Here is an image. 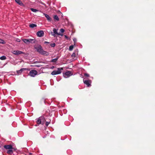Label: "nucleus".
Wrapping results in <instances>:
<instances>
[{
	"label": "nucleus",
	"mask_w": 155,
	"mask_h": 155,
	"mask_svg": "<svg viewBox=\"0 0 155 155\" xmlns=\"http://www.w3.org/2000/svg\"><path fill=\"white\" fill-rule=\"evenodd\" d=\"M36 49L37 50V51L39 52L41 54L45 55H47L48 54V52L43 50V49H42V47L41 45H39L38 47H36Z\"/></svg>",
	"instance_id": "f257e3e1"
},
{
	"label": "nucleus",
	"mask_w": 155,
	"mask_h": 155,
	"mask_svg": "<svg viewBox=\"0 0 155 155\" xmlns=\"http://www.w3.org/2000/svg\"><path fill=\"white\" fill-rule=\"evenodd\" d=\"M22 40L24 43L26 44H29L30 43H35L36 41L35 39L31 38L28 39H23Z\"/></svg>",
	"instance_id": "f03ea898"
},
{
	"label": "nucleus",
	"mask_w": 155,
	"mask_h": 155,
	"mask_svg": "<svg viewBox=\"0 0 155 155\" xmlns=\"http://www.w3.org/2000/svg\"><path fill=\"white\" fill-rule=\"evenodd\" d=\"M63 70V68H58V70L57 71H53L51 73V74L52 75H55L56 74H59L61 73V70Z\"/></svg>",
	"instance_id": "7ed1b4c3"
},
{
	"label": "nucleus",
	"mask_w": 155,
	"mask_h": 155,
	"mask_svg": "<svg viewBox=\"0 0 155 155\" xmlns=\"http://www.w3.org/2000/svg\"><path fill=\"white\" fill-rule=\"evenodd\" d=\"M72 74L71 71H68L63 74V76L65 78H67L72 75Z\"/></svg>",
	"instance_id": "20e7f679"
},
{
	"label": "nucleus",
	"mask_w": 155,
	"mask_h": 155,
	"mask_svg": "<svg viewBox=\"0 0 155 155\" xmlns=\"http://www.w3.org/2000/svg\"><path fill=\"white\" fill-rule=\"evenodd\" d=\"M85 78L83 79V82L84 84L87 85V87H89L91 86V80H84Z\"/></svg>",
	"instance_id": "39448f33"
},
{
	"label": "nucleus",
	"mask_w": 155,
	"mask_h": 155,
	"mask_svg": "<svg viewBox=\"0 0 155 155\" xmlns=\"http://www.w3.org/2000/svg\"><path fill=\"white\" fill-rule=\"evenodd\" d=\"M37 74V71L35 70H31L30 71L29 74L32 77H34Z\"/></svg>",
	"instance_id": "423d86ee"
},
{
	"label": "nucleus",
	"mask_w": 155,
	"mask_h": 155,
	"mask_svg": "<svg viewBox=\"0 0 155 155\" xmlns=\"http://www.w3.org/2000/svg\"><path fill=\"white\" fill-rule=\"evenodd\" d=\"M44 33L42 30H40L38 31L37 33V35L38 37H42L44 36Z\"/></svg>",
	"instance_id": "0eeeda50"
},
{
	"label": "nucleus",
	"mask_w": 155,
	"mask_h": 155,
	"mask_svg": "<svg viewBox=\"0 0 155 155\" xmlns=\"http://www.w3.org/2000/svg\"><path fill=\"white\" fill-rule=\"evenodd\" d=\"M14 54L18 55L21 54H24V53L21 51L14 50L12 52Z\"/></svg>",
	"instance_id": "6e6552de"
},
{
	"label": "nucleus",
	"mask_w": 155,
	"mask_h": 155,
	"mask_svg": "<svg viewBox=\"0 0 155 155\" xmlns=\"http://www.w3.org/2000/svg\"><path fill=\"white\" fill-rule=\"evenodd\" d=\"M58 29H56L54 28L53 29V32H51V34L52 35L54 36V37L56 36L55 35H58V33L57 32V31Z\"/></svg>",
	"instance_id": "1a4fd4ad"
},
{
	"label": "nucleus",
	"mask_w": 155,
	"mask_h": 155,
	"mask_svg": "<svg viewBox=\"0 0 155 155\" xmlns=\"http://www.w3.org/2000/svg\"><path fill=\"white\" fill-rule=\"evenodd\" d=\"M4 148L6 149H13V147L12 145H5L4 146Z\"/></svg>",
	"instance_id": "9d476101"
},
{
	"label": "nucleus",
	"mask_w": 155,
	"mask_h": 155,
	"mask_svg": "<svg viewBox=\"0 0 155 155\" xmlns=\"http://www.w3.org/2000/svg\"><path fill=\"white\" fill-rule=\"evenodd\" d=\"M44 15L48 21L50 22L51 21L52 19L48 15L45 13L44 14Z\"/></svg>",
	"instance_id": "9b49d317"
},
{
	"label": "nucleus",
	"mask_w": 155,
	"mask_h": 155,
	"mask_svg": "<svg viewBox=\"0 0 155 155\" xmlns=\"http://www.w3.org/2000/svg\"><path fill=\"white\" fill-rule=\"evenodd\" d=\"M64 31V30L63 28L60 29L59 33H58V35L62 36L63 35V33Z\"/></svg>",
	"instance_id": "f8f14e48"
},
{
	"label": "nucleus",
	"mask_w": 155,
	"mask_h": 155,
	"mask_svg": "<svg viewBox=\"0 0 155 155\" xmlns=\"http://www.w3.org/2000/svg\"><path fill=\"white\" fill-rule=\"evenodd\" d=\"M27 70L26 68H21L20 70L17 71V73L18 74H21L23 71H24V70Z\"/></svg>",
	"instance_id": "ddd939ff"
},
{
	"label": "nucleus",
	"mask_w": 155,
	"mask_h": 155,
	"mask_svg": "<svg viewBox=\"0 0 155 155\" xmlns=\"http://www.w3.org/2000/svg\"><path fill=\"white\" fill-rule=\"evenodd\" d=\"M41 117H40L38 118V119L37 120V124H38V125L40 124H42V123H41Z\"/></svg>",
	"instance_id": "4468645a"
},
{
	"label": "nucleus",
	"mask_w": 155,
	"mask_h": 155,
	"mask_svg": "<svg viewBox=\"0 0 155 155\" xmlns=\"http://www.w3.org/2000/svg\"><path fill=\"white\" fill-rule=\"evenodd\" d=\"M15 2L21 6H23V4L20 0H15Z\"/></svg>",
	"instance_id": "2eb2a0df"
},
{
	"label": "nucleus",
	"mask_w": 155,
	"mask_h": 155,
	"mask_svg": "<svg viewBox=\"0 0 155 155\" xmlns=\"http://www.w3.org/2000/svg\"><path fill=\"white\" fill-rule=\"evenodd\" d=\"M41 121L42 123V125H43L45 121H46V120L44 117L42 116L41 117Z\"/></svg>",
	"instance_id": "dca6fc26"
},
{
	"label": "nucleus",
	"mask_w": 155,
	"mask_h": 155,
	"mask_svg": "<svg viewBox=\"0 0 155 155\" xmlns=\"http://www.w3.org/2000/svg\"><path fill=\"white\" fill-rule=\"evenodd\" d=\"M29 26L31 28H34L35 27H37V25L34 24H30Z\"/></svg>",
	"instance_id": "f3484780"
},
{
	"label": "nucleus",
	"mask_w": 155,
	"mask_h": 155,
	"mask_svg": "<svg viewBox=\"0 0 155 155\" xmlns=\"http://www.w3.org/2000/svg\"><path fill=\"white\" fill-rule=\"evenodd\" d=\"M12 149H10L8 150L7 152V153L8 154H12L13 153V151L12 150Z\"/></svg>",
	"instance_id": "a211bd4d"
},
{
	"label": "nucleus",
	"mask_w": 155,
	"mask_h": 155,
	"mask_svg": "<svg viewBox=\"0 0 155 155\" xmlns=\"http://www.w3.org/2000/svg\"><path fill=\"white\" fill-rule=\"evenodd\" d=\"M54 18L55 20L57 21H58L59 20V18L57 15H54Z\"/></svg>",
	"instance_id": "6ab92c4d"
},
{
	"label": "nucleus",
	"mask_w": 155,
	"mask_h": 155,
	"mask_svg": "<svg viewBox=\"0 0 155 155\" xmlns=\"http://www.w3.org/2000/svg\"><path fill=\"white\" fill-rule=\"evenodd\" d=\"M6 57L5 56H2L0 57V59L2 60L6 59Z\"/></svg>",
	"instance_id": "aec40b11"
},
{
	"label": "nucleus",
	"mask_w": 155,
	"mask_h": 155,
	"mask_svg": "<svg viewBox=\"0 0 155 155\" xmlns=\"http://www.w3.org/2000/svg\"><path fill=\"white\" fill-rule=\"evenodd\" d=\"M58 57H57L55 59H52L51 61L52 62H55L58 60Z\"/></svg>",
	"instance_id": "412c9836"
},
{
	"label": "nucleus",
	"mask_w": 155,
	"mask_h": 155,
	"mask_svg": "<svg viewBox=\"0 0 155 155\" xmlns=\"http://www.w3.org/2000/svg\"><path fill=\"white\" fill-rule=\"evenodd\" d=\"M74 48V46L73 45H71L70 46L69 48V50L70 51H71Z\"/></svg>",
	"instance_id": "4be33fe9"
},
{
	"label": "nucleus",
	"mask_w": 155,
	"mask_h": 155,
	"mask_svg": "<svg viewBox=\"0 0 155 155\" xmlns=\"http://www.w3.org/2000/svg\"><path fill=\"white\" fill-rule=\"evenodd\" d=\"M0 43L4 44L5 43V42L3 40L0 39Z\"/></svg>",
	"instance_id": "5701e85b"
},
{
	"label": "nucleus",
	"mask_w": 155,
	"mask_h": 155,
	"mask_svg": "<svg viewBox=\"0 0 155 155\" xmlns=\"http://www.w3.org/2000/svg\"><path fill=\"white\" fill-rule=\"evenodd\" d=\"M51 120H50L49 121H46V123H45V125L47 127H48V124L50 123Z\"/></svg>",
	"instance_id": "b1692460"
},
{
	"label": "nucleus",
	"mask_w": 155,
	"mask_h": 155,
	"mask_svg": "<svg viewBox=\"0 0 155 155\" xmlns=\"http://www.w3.org/2000/svg\"><path fill=\"white\" fill-rule=\"evenodd\" d=\"M31 11H32V12H36L38 11V10H36V9H35L33 8H31Z\"/></svg>",
	"instance_id": "393cba45"
},
{
	"label": "nucleus",
	"mask_w": 155,
	"mask_h": 155,
	"mask_svg": "<svg viewBox=\"0 0 155 155\" xmlns=\"http://www.w3.org/2000/svg\"><path fill=\"white\" fill-rule=\"evenodd\" d=\"M55 45V44L54 43H52L51 44V45H50V46L52 47H54Z\"/></svg>",
	"instance_id": "a878e982"
},
{
	"label": "nucleus",
	"mask_w": 155,
	"mask_h": 155,
	"mask_svg": "<svg viewBox=\"0 0 155 155\" xmlns=\"http://www.w3.org/2000/svg\"><path fill=\"white\" fill-rule=\"evenodd\" d=\"M84 75L85 76H86L87 77H89L90 76L87 73H85L84 74Z\"/></svg>",
	"instance_id": "bb28decb"
},
{
	"label": "nucleus",
	"mask_w": 155,
	"mask_h": 155,
	"mask_svg": "<svg viewBox=\"0 0 155 155\" xmlns=\"http://www.w3.org/2000/svg\"><path fill=\"white\" fill-rule=\"evenodd\" d=\"M72 57H75L76 56V54L75 53H73L71 55Z\"/></svg>",
	"instance_id": "cd10ccee"
},
{
	"label": "nucleus",
	"mask_w": 155,
	"mask_h": 155,
	"mask_svg": "<svg viewBox=\"0 0 155 155\" xmlns=\"http://www.w3.org/2000/svg\"><path fill=\"white\" fill-rule=\"evenodd\" d=\"M16 41L18 42H20V40L19 38H17L16 39Z\"/></svg>",
	"instance_id": "c85d7f7f"
},
{
	"label": "nucleus",
	"mask_w": 155,
	"mask_h": 155,
	"mask_svg": "<svg viewBox=\"0 0 155 155\" xmlns=\"http://www.w3.org/2000/svg\"><path fill=\"white\" fill-rule=\"evenodd\" d=\"M64 36L67 39H68V37L66 35H64Z\"/></svg>",
	"instance_id": "c756f323"
},
{
	"label": "nucleus",
	"mask_w": 155,
	"mask_h": 155,
	"mask_svg": "<svg viewBox=\"0 0 155 155\" xmlns=\"http://www.w3.org/2000/svg\"><path fill=\"white\" fill-rule=\"evenodd\" d=\"M49 43V42H48V41H45V42H44V43L45 44H48V43Z\"/></svg>",
	"instance_id": "7c9ffc66"
},
{
	"label": "nucleus",
	"mask_w": 155,
	"mask_h": 155,
	"mask_svg": "<svg viewBox=\"0 0 155 155\" xmlns=\"http://www.w3.org/2000/svg\"><path fill=\"white\" fill-rule=\"evenodd\" d=\"M73 40H74V43H75V42L76 41V39H73Z\"/></svg>",
	"instance_id": "2f4dec72"
},
{
	"label": "nucleus",
	"mask_w": 155,
	"mask_h": 155,
	"mask_svg": "<svg viewBox=\"0 0 155 155\" xmlns=\"http://www.w3.org/2000/svg\"><path fill=\"white\" fill-rule=\"evenodd\" d=\"M54 68V66H52V67H51V68L52 69H53Z\"/></svg>",
	"instance_id": "473e14b6"
},
{
	"label": "nucleus",
	"mask_w": 155,
	"mask_h": 155,
	"mask_svg": "<svg viewBox=\"0 0 155 155\" xmlns=\"http://www.w3.org/2000/svg\"><path fill=\"white\" fill-rule=\"evenodd\" d=\"M37 67H39V66H38V65H37Z\"/></svg>",
	"instance_id": "72a5a7b5"
},
{
	"label": "nucleus",
	"mask_w": 155,
	"mask_h": 155,
	"mask_svg": "<svg viewBox=\"0 0 155 155\" xmlns=\"http://www.w3.org/2000/svg\"><path fill=\"white\" fill-rule=\"evenodd\" d=\"M30 154H31V153H30Z\"/></svg>",
	"instance_id": "f704fd0d"
}]
</instances>
